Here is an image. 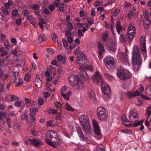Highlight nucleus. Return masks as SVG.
Returning a JSON list of instances; mask_svg holds the SVG:
<instances>
[{
    "label": "nucleus",
    "instance_id": "obj_15",
    "mask_svg": "<svg viewBox=\"0 0 151 151\" xmlns=\"http://www.w3.org/2000/svg\"><path fill=\"white\" fill-rule=\"evenodd\" d=\"M138 114L137 111L135 109H132L130 112L129 119L132 122H134L135 121L136 118H138Z\"/></svg>",
    "mask_w": 151,
    "mask_h": 151
},
{
    "label": "nucleus",
    "instance_id": "obj_4",
    "mask_svg": "<svg viewBox=\"0 0 151 151\" xmlns=\"http://www.w3.org/2000/svg\"><path fill=\"white\" fill-rule=\"evenodd\" d=\"M69 81L71 86L76 89L81 90L84 86L83 82L77 75H71L69 77Z\"/></svg>",
    "mask_w": 151,
    "mask_h": 151
},
{
    "label": "nucleus",
    "instance_id": "obj_13",
    "mask_svg": "<svg viewBox=\"0 0 151 151\" xmlns=\"http://www.w3.org/2000/svg\"><path fill=\"white\" fill-rule=\"evenodd\" d=\"M29 141L30 142V144L37 147H40L43 144L42 140L38 138H33L32 139H29Z\"/></svg>",
    "mask_w": 151,
    "mask_h": 151
},
{
    "label": "nucleus",
    "instance_id": "obj_48",
    "mask_svg": "<svg viewBox=\"0 0 151 151\" xmlns=\"http://www.w3.org/2000/svg\"><path fill=\"white\" fill-rule=\"evenodd\" d=\"M120 39L122 42H125L126 41L125 36L122 34L120 35Z\"/></svg>",
    "mask_w": 151,
    "mask_h": 151
},
{
    "label": "nucleus",
    "instance_id": "obj_9",
    "mask_svg": "<svg viewBox=\"0 0 151 151\" xmlns=\"http://www.w3.org/2000/svg\"><path fill=\"white\" fill-rule=\"evenodd\" d=\"M92 123L94 129V132L96 135V137L98 139H101L102 137L100 132L98 122L95 119L92 120Z\"/></svg>",
    "mask_w": 151,
    "mask_h": 151
},
{
    "label": "nucleus",
    "instance_id": "obj_25",
    "mask_svg": "<svg viewBox=\"0 0 151 151\" xmlns=\"http://www.w3.org/2000/svg\"><path fill=\"white\" fill-rule=\"evenodd\" d=\"M116 29L119 34H120V32L123 29L122 27L121 26L120 22L119 20L117 21L116 22Z\"/></svg>",
    "mask_w": 151,
    "mask_h": 151
},
{
    "label": "nucleus",
    "instance_id": "obj_41",
    "mask_svg": "<svg viewBox=\"0 0 151 151\" xmlns=\"http://www.w3.org/2000/svg\"><path fill=\"white\" fill-rule=\"evenodd\" d=\"M123 124L124 126L127 127H132V123H130L129 121H126L125 122H124Z\"/></svg>",
    "mask_w": 151,
    "mask_h": 151
},
{
    "label": "nucleus",
    "instance_id": "obj_10",
    "mask_svg": "<svg viewBox=\"0 0 151 151\" xmlns=\"http://www.w3.org/2000/svg\"><path fill=\"white\" fill-rule=\"evenodd\" d=\"M117 75L121 80H125L129 78L130 74L125 73L123 68H121L117 69Z\"/></svg>",
    "mask_w": 151,
    "mask_h": 151
},
{
    "label": "nucleus",
    "instance_id": "obj_2",
    "mask_svg": "<svg viewBox=\"0 0 151 151\" xmlns=\"http://www.w3.org/2000/svg\"><path fill=\"white\" fill-rule=\"evenodd\" d=\"M142 63V59L138 47L135 45L133 48L132 59V64L134 70L137 71Z\"/></svg>",
    "mask_w": 151,
    "mask_h": 151
},
{
    "label": "nucleus",
    "instance_id": "obj_51",
    "mask_svg": "<svg viewBox=\"0 0 151 151\" xmlns=\"http://www.w3.org/2000/svg\"><path fill=\"white\" fill-rule=\"evenodd\" d=\"M47 111L49 113H52L53 114H55L57 112L56 110L52 109H48Z\"/></svg>",
    "mask_w": 151,
    "mask_h": 151
},
{
    "label": "nucleus",
    "instance_id": "obj_16",
    "mask_svg": "<svg viewBox=\"0 0 151 151\" xmlns=\"http://www.w3.org/2000/svg\"><path fill=\"white\" fill-rule=\"evenodd\" d=\"M140 95V93L137 90H132L127 92L126 95L127 98L131 99L137 96Z\"/></svg>",
    "mask_w": 151,
    "mask_h": 151
},
{
    "label": "nucleus",
    "instance_id": "obj_20",
    "mask_svg": "<svg viewBox=\"0 0 151 151\" xmlns=\"http://www.w3.org/2000/svg\"><path fill=\"white\" fill-rule=\"evenodd\" d=\"M81 126L84 132L86 134H90L91 133V129L90 123Z\"/></svg>",
    "mask_w": 151,
    "mask_h": 151
},
{
    "label": "nucleus",
    "instance_id": "obj_38",
    "mask_svg": "<svg viewBox=\"0 0 151 151\" xmlns=\"http://www.w3.org/2000/svg\"><path fill=\"white\" fill-rule=\"evenodd\" d=\"M13 128L16 131L18 132L20 129V126L18 123H15L13 126Z\"/></svg>",
    "mask_w": 151,
    "mask_h": 151
},
{
    "label": "nucleus",
    "instance_id": "obj_57",
    "mask_svg": "<svg viewBox=\"0 0 151 151\" xmlns=\"http://www.w3.org/2000/svg\"><path fill=\"white\" fill-rule=\"evenodd\" d=\"M135 30V27L133 26L132 24H129V26L128 27L127 30Z\"/></svg>",
    "mask_w": 151,
    "mask_h": 151
},
{
    "label": "nucleus",
    "instance_id": "obj_24",
    "mask_svg": "<svg viewBox=\"0 0 151 151\" xmlns=\"http://www.w3.org/2000/svg\"><path fill=\"white\" fill-rule=\"evenodd\" d=\"M116 47V43L115 42H112L109 45L107 46V49L109 50L114 52L115 51Z\"/></svg>",
    "mask_w": 151,
    "mask_h": 151
},
{
    "label": "nucleus",
    "instance_id": "obj_21",
    "mask_svg": "<svg viewBox=\"0 0 151 151\" xmlns=\"http://www.w3.org/2000/svg\"><path fill=\"white\" fill-rule=\"evenodd\" d=\"M148 11H145V19L143 21L144 25L146 28H148L150 24V21L148 19V16L147 14V13Z\"/></svg>",
    "mask_w": 151,
    "mask_h": 151
},
{
    "label": "nucleus",
    "instance_id": "obj_44",
    "mask_svg": "<svg viewBox=\"0 0 151 151\" xmlns=\"http://www.w3.org/2000/svg\"><path fill=\"white\" fill-rule=\"evenodd\" d=\"M6 116L5 113H4L1 111H0V119L5 118Z\"/></svg>",
    "mask_w": 151,
    "mask_h": 151
},
{
    "label": "nucleus",
    "instance_id": "obj_59",
    "mask_svg": "<svg viewBox=\"0 0 151 151\" xmlns=\"http://www.w3.org/2000/svg\"><path fill=\"white\" fill-rule=\"evenodd\" d=\"M94 151H104V149L98 146L97 147Z\"/></svg>",
    "mask_w": 151,
    "mask_h": 151
},
{
    "label": "nucleus",
    "instance_id": "obj_58",
    "mask_svg": "<svg viewBox=\"0 0 151 151\" xmlns=\"http://www.w3.org/2000/svg\"><path fill=\"white\" fill-rule=\"evenodd\" d=\"M6 124H7L9 128H11V126L10 125L11 119H6Z\"/></svg>",
    "mask_w": 151,
    "mask_h": 151
},
{
    "label": "nucleus",
    "instance_id": "obj_8",
    "mask_svg": "<svg viewBox=\"0 0 151 151\" xmlns=\"http://www.w3.org/2000/svg\"><path fill=\"white\" fill-rule=\"evenodd\" d=\"M146 42V40L145 37L144 36H141L140 39V49L141 50L145 59L147 57Z\"/></svg>",
    "mask_w": 151,
    "mask_h": 151
},
{
    "label": "nucleus",
    "instance_id": "obj_27",
    "mask_svg": "<svg viewBox=\"0 0 151 151\" xmlns=\"http://www.w3.org/2000/svg\"><path fill=\"white\" fill-rule=\"evenodd\" d=\"M35 84L37 87L40 88L42 86V83L41 81L38 78H36L35 80Z\"/></svg>",
    "mask_w": 151,
    "mask_h": 151
},
{
    "label": "nucleus",
    "instance_id": "obj_12",
    "mask_svg": "<svg viewBox=\"0 0 151 151\" xmlns=\"http://www.w3.org/2000/svg\"><path fill=\"white\" fill-rule=\"evenodd\" d=\"M76 130L80 140L88 143H89L88 139L87 138L84 136L81 127H77L76 128Z\"/></svg>",
    "mask_w": 151,
    "mask_h": 151
},
{
    "label": "nucleus",
    "instance_id": "obj_29",
    "mask_svg": "<svg viewBox=\"0 0 151 151\" xmlns=\"http://www.w3.org/2000/svg\"><path fill=\"white\" fill-rule=\"evenodd\" d=\"M143 120L141 121H134V123H132V127H137L139 126H140L143 124Z\"/></svg>",
    "mask_w": 151,
    "mask_h": 151
},
{
    "label": "nucleus",
    "instance_id": "obj_56",
    "mask_svg": "<svg viewBox=\"0 0 151 151\" xmlns=\"http://www.w3.org/2000/svg\"><path fill=\"white\" fill-rule=\"evenodd\" d=\"M68 29L70 30H72L73 29V26L72 24L70 23L69 22L68 23Z\"/></svg>",
    "mask_w": 151,
    "mask_h": 151
},
{
    "label": "nucleus",
    "instance_id": "obj_11",
    "mask_svg": "<svg viewBox=\"0 0 151 151\" xmlns=\"http://www.w3.org/2000/svg\"><path fill=\"white\" fill-rule=\"evenodd\" d=\"M105 63L107 68L110 69L114 65V59L111 56H107L105 58Z\"/></svg>",
    "mask_w": 151,
    "mask_h": 151
},
{
    "label": "nucleus",
    "instance_id": "obj_22",
    "mask_svg": "<svg viewBox=\"0 0 151 151\" xmlns=\"http://www.w3.org/2000/svg\"><path fill=\"white\" fill-rule=\"evenodd\" d=\"M5 99L6 101H11L12 102L19 100V98L17 96L10 94L6 96Z\"/></svg>",
    "mask_w": 151,
    "mask_h": 151
},
{
    "label": "nucleus",
    "instance_id": "obj_1",
    "mask_svg": "<svg viewBox=\"0 0 151 151\" xmlns=\"http://www.w3.org/2000/svg\"><path fill=\"white\" fill-rule=\"evenodd\" d=\"M92 78L93 82L96 83H98L100 81H101V87L104 94L106 95L110 94L111 91L109 86L102 81L103 78L98 72H95L92 76Z\"/></svg>",
    "mask_w": 151,
    "mask_h": 151
},
{
    "label": "nucleus",
    "instance_id": "obj_52",
    "mask_svg": "<svg viewBox=\"0 0 151 151\" xmlns=\"http://www.w3.org/2000/svg\"><path fill=\"white\" fill-rule=\"evenodd\" d=\"M52 40L53 41L55 42L58 41V38L55 34H54L52 35Z\"/></svg>",
    "mask_w": 151,
    "mask_h": 151
},
{
    "label": "nucleus",
    "instance_id": "obj_50",
    "mask_svg": "<svg viewBox=\"0 0 151 151\" xmlns=\"http://www.w3.org/2000/svg\"><path fill=\"white\" fill-rule=\"evenodd\" d=\"M14 106L19 107H20L21 106L22 103L20 101H17L14 102Z\"/></svg>",
    "mask_w": 151,
    "mask_h": 151
},
{
    "label": "nucleus",
    "instance_id": "obj_5",
    "mask_svg": "<svg viewBox=\"0 0 151 151\" xmlns=\"http://www.w3.org/2000/svg\"><path fill=\"white\" fill-rule=\"evenodd\" d=\"M37 104L36 102L34 101L31 104L29 109V114L30 116V122L29 124L32 127H34L36 124L35 115L36 112L38 111V109L35 108V106Z\"/></svg>",
    "mask_w": 151,
    "mask_h": 151
},
{
    "label": "nucleus",
    "instance_id": "obj_40",
    "mask_svg": "<svg viewBox=\"0 0 151 151\" xmlns=\"http://www.w3.org/2000/svg\"><path fill=\"white\" fill-rule=\"evenodd\" d=\"M27 19L30 22V23L32 24L33 25H34L35 24L33 22L34 18L31 15H29L27 16Z\"/></svg>",
    "mask_w": 151,
    "mask_h": 151
},
{
    "label": "nucleus",
    "instance_id": "obj_28",
    "mask_svg": "<svg viewBox=\"0 0 151 151\" xmlns=\"http://www.w3.org/2000/svg\"><path fill=\"white\" fill-rule=\"evenodd\" d=\"M58 61L61 62L62 63L64 64L65 62V56H62L60 55L58 56Z\"/></svg>",
    "mask_w": 151,
    "mask_h": 151
},
{
    "label": "nucleus",
    "instance_id": "obj_62",
    "mask_svg": "<svg viewBox=\"0 0 151 151\" xmlns=\"http://www.w3.org/2000/svg\"><path fill=\"white\" fill-rule=\"evenodd\" d=\"M18 14V11L17 9H14L12 12V15L13 16H15Z\"/></svg>",
    "mask_w": 151,
    "mask_h": 151
},
{
    "label": "nucleus",
    "instance_id": "obj_43",
    "mask_svg": "<svg viewBox=\"0 0 151 151\" xmlns=\"http://www.w3.org/2000/svg\"><path fill=\"white\" fill-rule=\"evenodd\" d=\"M108 35L107 32H105L102 36V39L103 41H106L108 38Z\"/></svg>",
    "mask_w": 151,
    "mask_h": 151
},
{
    "label": "nucleus",
    "instance_id": "obj_19",
    "mask_svg": "<svg viewBox=\"0 0 151 151\" xmlns=\"http://www.w3.org/2000/svg\"><path fill=\"white\" fill-rule=\"evenodd\" d=\"M75 54L77 56L78 61L77 62H79L83 61L86 59V57L84 54L81 52L78 51L75 52Z\"/></svg>",
    "mask_w": 151,
    "mask_h": 151
},
{
    "label": "nucleus",
    "instance_id": "obj_7",
    "mask_svg": "<svg viewBox=\"0 0 151 151\" xmlns=\"http://www.w3.org/2000/svg\"><path fill=\"white\" fill-rule=\"evenodd\" d=\"M97 116L99 119L101 121L106 120L108 117V114L105 109L101 106L99 107L97 110Z\"/></svg>",
    "mask_w": 151,
    "mask_h": 151
},
{
    "label": "nucleus",
    "instance_id": "obj_54",
    "mask_svg": "<svg viewBox=\"0 0 151 151\" xmlns=\"http://www.w3.org/2000/svg\"><path fill=\"white\" fill-rule=\"evenodd\" d=\"M1 9L5 15H7V14H9V13L8 11L6 9L3 8H1Z\"/></svg>",
    "mask_w": 151,
    "mask_h": 151
},
{
    "label": "nucleus",
    "instance_id": "obj_17",
    "mask_svg": "<svg viewBox=\"0 0 151 151\" xmlns=\"http://www.w3.org/2000/svg\"><path fill=\"white\" fill-rule=\"evenodd\" d=\"M135 30H129L127 31L126 37L128 41L130 42L132 40L135 35Z\"/></svg>",
    "mask_w": 151,
    "mask_h": 151
},
{
    "label": "nucleus",
    "instance_id": "obj_49",
    "mask_svg": "<svg viewBox=\"0 0 151 151\" xmlns=\"http://www.w3.org/2000/svg\"><path fill=\"white\" fill-rule=\"evenodd\" d=\"M12 0H9L7 3H5V5L6 7H7L8 6V8H9V6L11 5L12 4Z\"/></svg>",
    "mask_w": 151,
    "mask_h": 151
},
{
    "label": "nucleus",
    "instance_id": "obj_36",
    "mask_svg": "<svg viewBox=\"0 0 151 151\" xmlns=\"http://www.w3.org/2000/svg\"><path fill=\"white\" fill-rule=\"evenodd\" d=\"M38 39L39 41L40 42H42L45 41L46 38L45 35L44 34H42L39 36Z\"/></svg>",
    "mask_w": 151,
    "mask_h": 151
},
{
    "label": "nucleus",
    "instance_id": "obj_45",
    "mask_svg": "<svg viewBox=\"0 0 151 151\" xmlns=\"http://www.w3.org/2000/svg\"><path fill=\"white\" fill-rule=\"evenodd\" d=\"M77 33L80 38H81V37L83 36L84 35V34L83 33L82 31L80 29L78 30Z\"/></svg>",
    "mask_w": 151,
    "mask_h": 151
},
{
    "label": "nucleus",
    "instance_id": "obj_32",
    "mask_svg": "<svg viewBox=\"0 0 151 151\" xmlns=\"http://www.w3.org/2000/svg\"><path fill=\"white\" fill-rule=\"evenodd\" d=\"M146 95L148 96H151V84L149 85L145 90Z\"/></svg>",
    "mask_w": 151,
    "mask_h": 151
},
{
    "label": "nucleus",
    "instance_id": "obj_26",
    "mask_svg": "<svg viewBox=\"0 0 151 151\" xmlns=\"http://www.w3.org/2000/svg\"><path fill=\"white\" fill-rule=\"evenodd\" d=\"M20 117L22 120H25L27 123H29L28 117L27 115L26 112L22 113L20 115Z\"/></svg>",
    "mask_w": 151,
    "mask_h": 151
},
{
    "label": "nucleus",
    "instance_id": "obj_60",
    "mask_svg": "<svg viewBox=\"0 0 151 151\" xmlns=\"http://www.w3.org/2000/svg\"><path fill=\"white\" fill-rule=\"evenodd\" d=\"M122 121L123 123L124 122H125L126 121H127V119L125 115L123 114L122 117Z\"/></svg>",
    "mask_w": 151,
    "mask_h": 151
},
{
    "label": "nucleus",
    "instance_id": "obj_39",
    "mask_svg": "<svg viewBox=\"0 0 151 151\" xmlns=\"http://www.w3.org/2000/svg\"><path fill=\"white\" fill-rule=\"evenodd\" d=\"M18 81H17V82L16 83V84L15 85V86L16 87H17L22 84L23 83V81L22 80L20 77L18 78Z\"/></svg>",
    "mask_w": 151,
    "mask_h": 151
},
{
    "label": "nucleus",
    "instance_id": "obj_3",
    "mask_svg": "<svg viewBox=\"0 0 151 151\" xmlns=\"http://www.w3.org/2000/svg\"><path fill=\"white\" fill-rule=\"evenodd\" d=\"M46 137L48 138L52 139L54 138L56 140L52 142L50 140L46 139L45 141L47 143L53 147H56V145H58L62 142V140L58 137L57 133L52 130L48 131L46 134Z\"/></svg>",
    "mask_w": 151,
    "mask_h": 151
},
{
    "label": "nucleus",
    "instance_id": "obj_30",
    "mask_svg": "<svg viewBox=\"0 0 151 151\" xmlns=\"http://www.w3.org/2000/svg\"><path fill=\"white\" fill-rule=\"evenodd\" d=\"M88 96L89 97L93 98H95V94L91 89L88 88Z\"/></svg>",
    "mask_w": 151,
    "mask_h": 151
},
{
    "label": "nucleus",
    "instance_id": "obj_23",
    "mask_svg": "<svg viewBox=\"0 0 151 151\" xmlns=\"http://www.w3.org/2000/svg\"><path fill=\"white\" fill-rule=\"evenodd\" d=\"M121 60L123 63L125 65H128L129 64L128 57L126 53H124L123 54Z\"/></svg>",
    "mask_w": 151,
    "mask_h": 151
},
{
    "label": "nucleus",
    "instance_id": "obj_64",
    "mask_svg": "<svg viewBox=\"0 0 151 151\" xmlns=\"http://www.w3.org/2000/svg\"><path fill=\"white\" fill-rule=\"evenodd\" d=\"M47 51L48 52L51 54H53L54 53V50L51 48H48L47 49Z\"/></svg>",
    "mask_w": 151,
    "mask_h": 151
},
{
    "label": "nucleus",
    "instance_id": "obj_37",
    "mask_svg": "<svg viewBox=\"0 0 151 151\" xmlns=\"http://www.w3.org/2000/svg\"><path fill=\"white\" fill-rule=\"evenodd\" d=\"M4 44L7 50H9L10 48V45L9 42L8 40H7L4 41Z\"/></svg>",
    "mask_w": 151,
    "mask_h": 151
},
{
    "label": "nucleus",
    "instance_id": "obj_55",
    "mask_svg": "<svg viewBox=\"0 0 151 151\" xmlns=\"http://www.w3.org/2000/svg\"><path fill=\"white\" fill-rule=\"evenodd\" d=\"M64 5L63 3H61L59 7V10L60 11L63 12L64 11Z\"/></svg>",
    "mask_w": 151,
    "mask_h": 151
},
{
    "label": "nucleus",
    "instance_id": "obj_53",
    "mask_svg": "<svg viewBox=\"0 0 151 151\" xmlns=\"http://www.w3.org/2000/svg\"><path fill=\"white\" fill-rule=\"evenodd\" d=\"M67 87L65 86H63L61 88V94L62 93H64L67 90Z\"/></svg>",
    "mask_w": 151,
    "mask_h": 151
},
{
    "label": "nucleus",
    "instance_id": "obj_42",
    "mask_svg": "<svg viewBox=\"0 0 151 151\" xmlns=\"http://www.w3.org/2000/svg\"><path fill=\"white\" fill-rule=\"evenodd\" d=\"M121 132L122 133L127 134H131L132 133V132L131 130L127 129H125L124 130H122L121 131Z\"/></svg>",
    "mask_w": 151,
    "mask_h": 151
},
{
    "label": "nucleus",
    "instance_id": "obj_34",
    "mask_svg": "<svg viewBox=\"0 0 151 151\" xmlns=\"http://www.w3.org/2000/svg\"><path fill=\"white\" fill-rule=\"evenodd\" d=\"M70 94L71 92L69 91L66 93H62L61 95L65 99L68 100L69 99V97Z\"/></svg>",
    "mask_w": 151,
    "mask_h": 151
},
{
    "label": "nucleus",
    "instance_id": "obj_35",
    "mask_svg": "<svg viewBox=\"0 0 151 151\" xmlns=\"http://www.w3.org/2000/svg\"><path fill=\"white\" fill-rule=\"evenodd\" d=\"M65 109L67 111H74L71 106L68 103H66L65 105Z\"/></svg>",
    "mask_w": 151,
    "mask_h": 151
},
{
    "label": "nucleus",
    "instance_id": "obj_63",
    "mask_svg": "<svg viewBox=\"0 0 151 151\" xmlns=\"http://www.w3.org/2000/svg\"><path fill=\"white\" fill-rule=\"evenodd\" d=\"M30 78V75L28 74H26L24 77V79L25 81H27L29 80Z\"/></svg>",
    "mask_w": 151,
    "mask_h": 151
},
{
    "label": "nucleus",
    "instance_id": "obj_18",
    "mask_svg": "<svg viewBox=\"0 0 151 151\" xmlns=\"http://www.w3.org/2000/svg\"><path fill=\"white\" fill-rule=\"evenodd\" d=\"M97 45L98 47V48L99 49V58H102L103 57L102 56V55L104 52L105 49L100 42H97Z\"/></svg>",
    "mask_w": 151,
    "mask_h": 151
},
{
    "label": "nucleus",
    "instance_id": "obj_61",
    "mask_svg": "<svg viewBox=\"0 0 151 151\" xmlns=\"http://www.w3.org/2000/svg\"><path fill=\"white\" fill-rule=\"evenodd\" d=\"M44 101L43 99L41 98H40L38 99V103L39 104L42 105L44 104Z\"/></svg>",
    "mask_w": 151,
    "mask_h": 151
},
{
    "label": "nucleus",
    "instance_id": "obj_33",
    "mask_svg": "<svg viewBox=\"0 0 151 151\" xmlns=\"http://www.w3.org/2000/svg\"><path fill=\"white\" fill-rule=\"evenodd\" d=\"M13 73L14 78L12 82L13 83L15 84L17 82V78L19 75V72L18 71L13 72Z\"/></svg>",
    "mask_w": 151,
    "mask_h": 151
},
{
    "label": "nucleus",
    "instance_id": "obj_14",
    "mask_svg": "<svg viewBox=\"0 0 151 151\" xmlns=\"http://www.w3.org/2000/svg\"><path fill=\"white\" fill-rule=\"evenodd\" d=\"M79 121L81 126L89 124L88 117L86 115H82L79 118Z\"/></svg>",
    "mask_w": 151,
    "mask_h": 151
},
{
    "label": "nucleus",
    "instance_id": "obj_31",
    "mask_svg": "<svg viewBox=\"0 0 151 151\" xmlns=\"http://www.w3.org/2000/svg\"><path fill=\"white\" fill-rule=\"evenodd\" d=\"M7 21V19L6 17L3 15L0 12V23H6Z\"/></svg>",
    "mask_w": 151,
    "mask_h": 151
},
{
    "label": "nucleus",
    "instance_id": "obj_6",
    "mask_svg": "<svg viewBox=\"0 0 151 151\" xmlns=\"http://www.w3.org/2000/svg\"><path fill=\"white\" fill-rule=\"evenodd\" d=\"M77 63L80 65V75L83 77L85 80H88L89 77L85 70H92L93 69L91 65L85 66L83 64H81V63L78 62H77Z\"/></svg>",
    "mask_w": 151,
    "mask_h": 151
},
{
    "label": "nucleus",
    "instance_id": "obj_47",
    "mask_svg": "<svg viewBox=\"0 0 151 151\" xmlns=\"http://www.w3.org/2000/svg\"><path fill=\"white\" fill-rule=\"evenodd\" d=\"M147 112L148 117H149L150 114L151 113V105L149 106L147 109Z\"/></svg>",
    "mask_w": 151,
    "mask_h": 151
},
{
    "label": "nucleus",
    "instance_id": "obj_46",
    "mask_svg": "<svg viewBox=\"0 0 151 151\" xmlns=\"http://www.w3.org/2000/svg\"><path fill=\"white\" fill-rule=\"evenodd\" d=\"M8 53L7 51H4L1 53V56L3 57L4 56H6V58H7L8 56Z\"/></svg>",
    "mask_w": 151,
    "mask_h": 151
}]
</instances>
